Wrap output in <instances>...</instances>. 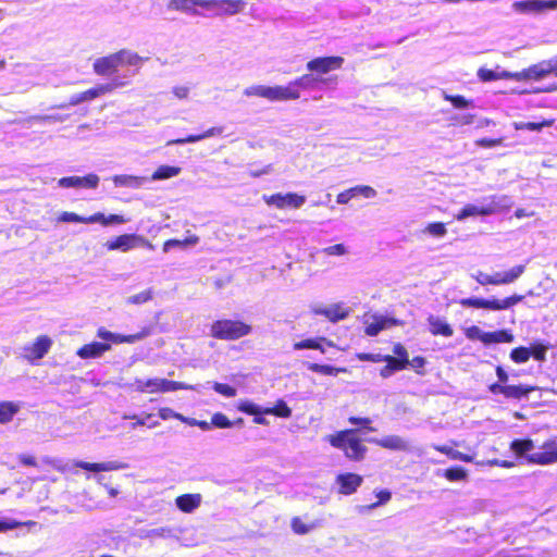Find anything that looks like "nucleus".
<instances>
[{"mask_svg": "<svg viewBox=\"0 0 557 557\" xmlns=\"http://www.w3.org/2000/svg\"><path fill=\"white\" fill-rule=\"evenodd\" d=\"M111 348V345L108 343L101 342H91L83 345L76 351V355L82 359H91L101 357L106 351Z\"/></svg>", "mask_w": 557, "mask_h": 557, "instance_id": "nucleus-20", "label": "nucleus"}, {"mask_svg": "<svg viewBox=\"0 0 557 557\" xmlns=\"http://www.w3.org/2000/svg\"><path fill=\"white\" fill-rule=\"evenodd\" d=\"M52 346V339L48 335H39L36 339L28 346L23 348L24 357L34 362L38 359L44 358Z\"/></svg>", "mask_w": 557, "mask_h": 557, "instance_id": "nucleus-16", "label": "nucleus"}, {"mask_svg": "<svg viewBox=\"0 0 557 557\" xmlns=\"http://www.w3.org/2000/svg\"><path fill=\"white\" fill-rule=\"evenodd\" d=\"M106 219L107 216L103 213L96 212L85 218V224L100 223L101 225L106 226Z\"/></svg>", "mask_w": 557, "mask_h": 557, "instance_id": "nucleus-64", "label": "nucleus"}, {"mask_svg": "<svg viewBox=\"0 0 557 557\" xmlns=\"http://www.w3.org/2000/svg\"><path fill=\"white\" fill-rule=\"evenodd\" d=\"M478 77L481 82L487 83L498 79H513V72L502 71L496 72L491 69L480 67L478 70Z\"/></svg>", "mask_w": 557, "mask_h": 557, "instance_id": "nucleus-32", "label": "nucleus"}, {"mask_svg": "<svg viewBox=\"0 0 557 557\" xmlns=\"http://www.w3.org/2000/svg\"><path fill=\"white\" fill-rule=\"evenodd\" d=\"M244 95L246 96H257L261 98H265L270 101H286L293 100L296 95L292 91L288 85L286 86H263L256 85L250 86L244 90Z\"/></svg>", "mask_w": 557, "mask_h": 557, "instance_id": "nucleus-7", "label": "nucleus"}, {"mask_svg": "<svg viewBox=\"0 0 557 557\" xmlns=\"http://www.w3.org/2000/svg\"><path fill=\"white\" fill-rule=\"evenodd\" d=\"M525 271L524 264H518L505 273H495L491 275L492 285H507L517 281Z\"/></svg>", "mask_w": 557, "mask_h": 557, "instance_id": "nucleus-21", "label": "nucleus"}, {"mask_svg": "<svg viewBox=\"0 0 557 557\" xmlns=\"http://www.w3.org/2000/svg\"><path fill=\"white\" fill-rule=\"evenodd\" d=\"M382 362L386 364L380 369L383 379L389 377L394 372L405 370L410 362H406L391 355H382Z\"/></svg>", "mask_w": 557, "mask_h": 557, "instance_id": "nucleus-22", "label": "nucleus"}, {"mask_svg": "<svg viewBox=\"0 0 557 557\" xmlns=\"http://www.w3.org/2000/svg\"><path fill=\"white\" fill-rule=\"evenodd\" d=\"M515 7L524 13L533 12L541 13L547 10L557 9V0H524L516 2Z\"/></svg>", "mask_w": 557, "mask_h": 557, "instance_id": "nucleus-19", "label": "nucleus"}, {"mask_svg": "<svg viewBox=\"0 0 557 557\" xmlns=\"http://www.w3.org/2000/svg\"><path fill=\"white\" fill-rule=\"evenodd\" d=\"M263 200L268 206H274L277 209H298L305 203L306 198L305 196L298 195L296 193H276L270 196H264Z\"/></svg>", "mask_w": 557, "mask_h": 557, "instance_id": "nucleus-14", "label": "nucleus"}, {"mask_svg": "<svg viewBox=\"0 0 557 557\" xmlns=\"http://www.w3.org/2000/svg\"><path fill=\"white\" fill-rule=\"evenodd\" d=\"M443 98L444 100L450 102L457 109H466L471 106V101L467 100L461 95H449L444 92Z\"/></svg>", "mask_w": 557, "mask_h": 557, "instance_id": "nucleus-48", "label": "nucleus"}, {"mask_svg": "<svg viewBox=\"0 0 557 557\" xmlns=\"http://www.w3.org/2000/svg\"><path fill=\"white\" fill-rule=\"evenodd\" d=\"M363 478L354 472L339 473L335 478L337 493L341 495L354 494L362 484Z\"/></svg>", "mask_w": 557, "mask_h": 557, "instance_id": "nucleus-18", "label": "nucleus"}, {"mask_svg": "<svg viewBox=\"0 0 557 557\" xmlns=\"http://www.w3.org/2000/svg\"><path fill=\"white\" fill-rule=\"evenodd\" d=\"M554 120H543L541 122H515L513 123V128L516 131H523V129H528V131H533V132H540L542 131L544 127H549L554 124Z\"/></svg>", "mask_w": 557, "mask_h": 557, "instance_id": "nucleus-40", "label": "nucleus"}, {"mask_svg": "<svg viewBox=\"0 0 557 557\" xmlns=\"http://www.w3.org/2000/svg\"><path fill=\"white\" fill-rule=\"evenodd\" d=\"M245 8L243 0H203L202 9L218 15H234Z\"/></svg>", "mask_w": 557, "mask_h": 557, "instance_id": "nucleus-13", "label": "nucleus"}, {"mask_svg": "<svg viewBox=\"0 0 557 557\" xmlns=\"http://www.w3.org/2000/svg\"><path fill=\"white\" fill-rule=\"evenodd\" d=\"M85 218L81 216L74 212L63 211L59 214L58 221L64 222V223H84L85 224Z\"/></svg>", "mask_w": 557, "mask_h": 557, "instance_id": "nucleus-55", "label": "nucleus"}, {"mask_svg": "<svg viewBox=\"0 0 557 557\" xmlns=\"http://www.w3.org/2000/svg\"><path fill=\"white\" fill-rule=\"evenodd\" d=\"M398 321L396 319H387L384 317H374L371 323H368L364 327V333L368 336H376L382 330L397 325Z\"/></svg>", "mask_w": 557, "mask_h": 557, "instance_id": "nucleus-28", "label": "nucleus"}, {"mask_svg": "<svg viewBox=\"0 0 557 557\" xmlns=\"http://www.w3.org/2000/svg\"><path fill=\"white\" fill-rule=\"evenodd\" d=\"M505 139L506 138L504 136H499V137H495V138L482 137V138H478L474 141V144L478 147L488 149V148L504 146Z\"/></svg>", "mask_w": 557, "mask_h": 557, "instance_id": "nucleus-46", "label": "nucleus"}, {"mask_svg": "<svg viewBox=\"0 0 557 557\" xmlns=\"http://www.w3.org/2000/svg\"><path fill=\"white\" fill-rule=\"evenodd\" d=\"M496 212V209L494 206H482L478 207L474 205H467L465 206L456 215V219L461 221L469 216H475V215H490Z\"/></svg>", "mask_w": 557, "mask_h": 557, "instance_id": "nucleus-25", "label": "nucleus"}, {"mask_svg": "<svg viewBox=\"0 0 557 557\" xmlns=\"http://www.w3.org/2000/svg\"><path fill=\"white\" fill-rule=\"evenodd\" d=\"M465 334H466V337L471 341L479 339L482 342V335L484 333L481 332L479 326L472 325V326H469L468 329H466Z\"/></svg>", "mask_w": 557, "mask_h": 557, "instance_id": "nucleus-63", "label": "nucleus"}, {"mask_svg": "<svg viewBox=\"0 0 557 557\" xmlns=\"http://www.w3.org/2000/svg\"><path fill=\"white\" fill-rule=\"evenodd\" d=\"M433 448L436 451L446 455L451 460H460L463 462H472L473 461V457L471 455L463 454V453L456 450L453 447L447 446V445H434Z\"/></svg>", "mask_w": 557, "mask_h": 557, "instance_id": "nucleus-35", "label": "nucleus"}, {"mask_svg": "<svg viewBox=\"0 0 557 557\" xmlns=\"http://www.w3.org/2000/svg\"><path fill=\"white\" fill-rule=\"evenodd\" d=\"M428 324L429 331L433 336L450 337L454 334L451 325L437 317L430 315Z\"/></svg>", "mask_w": 557, "mask_h": 557, "instance_id": "nucleus-24", "label": "nucleus"}, {"mask_svg": "<svg viewBox=\"0 0 557 557\" xmlns=\"http://www.w3.org/2000/svg\"><path fill=\"white\" fill-rule=\"evenodd\" d=\"M20 406L13 401H0V423L5 424L12 421L18 412Z\"/></svg>", "mask_w": 557, "mask_h": 557, "instance_id": "nucleus-39", "label": "nucleus"}, {"mask_svg": "<svg viewBox=\"0 0 557 557\" xmlns=\"http://www.w3.org/2000/svg\"><path fill=\"white\" fill-rule=\"evenodd\" d=\"M424 232L429 233L430 235L434 237H443L447 233L446 224L443 222H432L429 223Z\"/></svg>", "mask_w": 557, "mask_h": 557, "instance_id": "nucleus-49", "label": "nucleus"}, {"mask_svg": "<svg viewBox=\"0 0 557 557\" xmlns=\"http://www.w3.org/2000/svg\"><path fill=\"white\" fill-rule=\"evenodd\" d=\"M264 414H273L280 418H289L292 416V409L283 399H278L273 407L263 409Z\"/></svg>", "mask_w": 557, "mask_h": 557, "instance_id": "nucleus-41", "label": "nucleus"}, {"mask_svg": "<svg viewBox=\"0 0 557 557\" xmlns=\"http://www.w3.org/2000/svg\"><path fill=\"white\" fill-rule=\"evenodd\" d=\"M290 527H292V530L294 531V533L304 535V534L309 533L312 530L313 524H311V525L306 524L299 517H294L290 520Z\"/></svg>", "mask_w": 557, "mask_h": 557, "instance_id": "nucleus-51", "label": "nucleus"}, {"mask_svg": "<svg viewBox=\"0 0 557 557\" xmlns=\"http://www.w3.org/2000/svg\"><path fill=\"white\" fill-rule=\"evenodd\" d=\"M317 313L324 315L331 322H337L348 317V310L344 309L341 305H334L329 308H323Z\"/></svg>", "mask_w": 557, "mask_h": 557, "instance_id": "nucleus-37", "label": "nucleus"}, {"mask_svg": "<svg viewBox=\"0 0 557 557\" xmlns=\"http://www.w3.org/2000/svg\"><path fill=\"white\" fill-rule=\"evenodd\" d=\"M553 73L557 74V65L550 60L542 61L520 72H513V81H541Z\"/></svg>", "mask_w": 557, "mask_h": 557, "instance_id": "nucleus-9", "label": "nucleus"}, {"mask_svg": "<svg viewBox=\"0 0 557 557\" xmlns=\"http://www.w3.org/2000/svg\"><path fill=\"white\" fill-rule=\"evenodd\" d=\"M122 83L119 84H103L96 87H92L90 89H87L85 91L79 92V97L82 102L90 101L96 99L97 97L104 95L107 92L112 91L115 87L121 86Z\"/></svg>", "mask_w": 557, "mask_h": 557, "instance_id": "nucleus-30", "label": "nucleus"}, {"mask_svg": "<svg viewBox=\"0 0 557 557\" xmlns=\"http://www.w3.org/2000/svg\"><path fill=\"white\" fill-rule=\"evenodd\" d=\"M321 342H326L327 346H330V347L334 346L333 342L326 341L325 337H315V338H306V339L296 342V343H294L293 348L295 350L315 349V350H320L323 354V352H325V349L321 345Z\"/></svg>", "mask_w": 557, "mask_h": 557, "instance_id": "nucleus-31", "label": "nucleus"}, {"mask_svg": "<svg viewBox=\"0 0 557 557\" xmlns=\"http://www.w3.org/2000/svg\"><path fill=\"white\" fill-rule=\"evenodd\" d=\"M186 386L176 381H170L166 379H148V380H137L136 381V389L140 393H166L183 389Z\"/></svg>", "mask_w": 557, "mask_h": 557, "instance_id": "nucleus-10", "label": "nucleus"}, {"mask_svg": "<svg viewBox=\"0 0 557 557\" xmlns=\"http://www.w3.org/2000/svg\"><path fill=\"white\" fill-rule=\"evenodd\" d=\"M393 352H394V357L400 359V360H404L406 362H410L409 360V354L407 351V348L401 344V343H396L394 346H393Z\"/></svg>", "mask_w": 557, "mask_h": 557, "instance_id": "nucleus-57", "label": "nucleus"}, {"mask_svg": "<svg viewBox=\"0 0 557 557\" xmlns=\"http://www.w3.org/2000/svg\"><path fill=\"white\" fill-rule=\"evenodd\" d=\"M527 461L531 465L548 466L557 462V440L549 438L545 441L540 450L527 456Z\"/></svg>", "mask_w": 557, "mask_h": 557, "instance_id": "nucleus-11", "label": "nucleus"}, {"mask_svg": "<svg viewBox=\"0 0 557 557\" xmlns=\"http://www.w3.org/2000/svg\"><path fill=\"white\" fill-rule=\"evenodd\" d=\"M498 382L488 385V391L493 395H503L506 399L521 400L527 398L530 393L537 389V386L517 384L509 385V375L502 366L495 368Z\"/></svg>", "mask_w": 557, "mask_h": 557, "instance_id": "nucleus-3", "label": "nucleus"}, {"mask_svg": "<svg viewBox=\"0 0 557 557\" xmlns=\"http://www.w3.org/2000/svg\"><path fill=\"white\" fill-rule=\"evenodd\" d=\"M510 359L515 363L527 362L530 359V354H529L528 347L519 346V347H515L513 349H511Z\"/></svg>", "mask_w": 557, "mask_h": 557, "instance_id": "nucleus-47", "label": "nucleus"}, {"mask_svg": "<svg viewBox=\"0 0 557 557\" xmlns=\"http://www.w3.org/2000/svg\"><path fill=\"white\" fill-rule=\"evenodd\" d=\"M100 178L95 173H88L85 176H65L58 181V185L62 188H86L96 189Z\"/></svg>", "mask_w": 557, "mask_h": 557, "instance_id": "nucleus-17", "label": "nucleus"}, {"mask_svg": "<svg viewBox=\"0 0 557 557\" xmlns=\"http://www.w3.org/2000/svg\"><path fill=\"white\" fill-rule=\"evenodd\" d=\"M75 466L92 472H102V471H111L119 469V466L115 462H87V461H77Z\"/></svg>", "mask_w": 557, "mask_h": 557, "instance_id": "nucleus-36", "label": "nucleus"}, {"mask_svg": "<svg viewBox=\"0 0 557 557\" xmlns=\"http://www.w3.org/2000/svg\"><path fill=\"white\" fill-rule=\"evenodd\" d=\"M158 414L162 420H168V419H177L178 420V419H181V413L175 412L174 410H172L169 407L160 408L158 411Z\"/></svg>", "mask_w": 557, "mask_h": 557, "instance_id": "nucleus-61", "label": "nucleus"}, {"mask_svg": "<svg viewBox=\"0 0 557 557\" xmlns=\"http://www.w3.org/2000/svg\"><path fill=\"white\" fill-rule=\"evenodd\" d=\"M181 172V168L172 165H160L151 175L152 180L160 181L176 176Z\"/></svg>", "mask_w": 557, "mask_h": 557, "instance_id": "nucleus-44", "label": "nucleus"}, {"mask_svg": "<svg viewBox=\"0 0 557 557\" xmlns=\"http://www.w3.org/2000/svg\"><path fill=\"white\" fill-rule=\"evenodd\" d=\"M199 243V237L195 234H188L184 239L171 238L163 243L162 251L164 253L169 252L173 248H186L188 246H194Z\"/></svg>", "mask_w": 557, "mask_h": 557, "instance_id": "nucleus-29", "label": "nucleus"}, {"mask_svg": "<svg viewBox=\"0 0 557 557\" xmlns=\"http://www.w3.org/2000/svg\"><path fill=\"white\" fill-rule=\"evenodd\" d=\"M376 496L379 499L375 503L371 504L370 508H375L380 505L386 504L392 498V494L387 490H382L377 492Z\"/></svg>", "mask_w": 557, "mask_h": 557, "instance_id": "nucleus-62", "label": "nucleus"}, {"mask_svg": "<svg viewBox=\"0 0 557 557\" xmlns=\"http://www.w3.org/2000/svg\"><path fill=\"white\" fill-rule=\"evenodd\" d=\"M344 58L339 55L318 57L307 62V70L318 76L342 69Z\"/></svg>", "mask_w": 557, "mask_h": 557, "instance_id": "nucleus-12", "label": "nucleus"}, {"mask_svg": "<svg viewBox=\"0 0 557 557\" xmlns=\"http://www.w3.org/2000/svg\"><path fill=\"white\" fill-rule=\"evenodd\" d=\"M237 409L250 416H259V413H263V409H260L256 404L249 400L239 403Z\"/></svg>", "mask_w": 557, "mask_h": 557, "instance_id": "nucleus-53", "label": "nucleus"}, {"mask_svg": "<svg viewBox=\"0 0 557 557\" xmlns=\"http://www.w3.org/2000/svg\"><path fill=\"white\" fill-rule=\"evenodd\" d=\"M534 448V443L531 438H517L510 443V449L519 457L529 455Z\"/></svg>", "mask_w": 557, "mask_h": 557, "instance_id": "nucleus-38", "label": "nucleus"}, {"mask_svg": "<svg viewBox=\"0 0 557 557\" xmlns=\"http://www.w3.org/2000/svg\"><path fill=\"white\" fill-rule=\"evenodd\" d=\"M524 299L523 295L513 294L504 299H483L475 297L461 298L458 302L463 308H475L485 310H506L516 306Z\"/></svg>", "mask_w": 557, "mask_h": 557, "instance_id": "nucleus-5", "label": "nucleus"}, {"mask_svg": "<svg viewBox=\"0 0 557 557\" xmlns=\"http://www.w3.org/2000/svg\"><path fill=\"white\" fill-rule=\"evenodd\" d=\"M212 426L227 429L233 426V422L222 412H215L211 418Z\"/></svg>", "mask_w": 557, "mask_h": 557, "instance_id": "nucleus-52", "label": "nucleus"}, {"mask_svg": "<svg viewBox=\"0 0 557 557\" xmlns=\"http://www.w3.org/2000/svg\"><path fill=\"white\" fill-rule=\"evenodd\" d=\"M307 369L314 373L323 375H337L341 372H346L345 368H335L329 364L308 363Z\"/></svg>", "mask_w": 557, "mask_h": 557, "instance_id": "nucleus-43", "label": "nucleus"}, {"mask_svg": "<svg viewBox=\"0 0 557 557\" xmlns=\"http://www.w3.org/2000/svg\"><path fill=\"white\" fill-rule=\"evenodd\" d=\"M141 61L143 59L137 53L122 49L117 52L96 59L92 69L99 76H110L115 74L120 67L137 66Z\"/></svg>", "mask_w": 557, "mask_h": 557, "instance_id": "nucleus-2", "label": "nucleus"}, {"mask_svg": "<svg viewBox=\"0 0 557 557\" xmlns=\"http://www.w3.org/2000/svg\"><path fill=\"white\" fill-rule=\"evenodd\" d=\"M251 325L242 320L220 319L210 325V336L221 341H236L251 333Z\"/></svg>", "mask_w": 557, "mask_h": 557, "instance_id": "nucleus-4", "label": "nucleus"}, {"mask_svg": "<svg viewBox=\"0 0 557 557\" xmlns=\"http://www.w3.org/2000/svg\"><path fill=\"white\" fill-rule=\"evenodd\" d=\"M348 422L352 425H358L359 430H366L369 432L375 431V429L373 426H371L372 420L368 417L360 418V417L351 416L348 418ZM356 430L358 431V429H356Z\"/></svg>", "mask_w": 557, "mask_h": 557, "instance_id": "nucleus-50", "label": "nucleus"}, {"mask_svg": "<svg viewBox=\"0 0 557 557\" xmlns=\"http://www.w3.org/2000/svg\"><path fill=\"white\" fill-rule=\"evenodd\" d=\"M139 246L149 250L154 249V245L151 242L137 234H122L106 243L108 250H121L123 252H127Z\"/></svg>", "mask_w": 557, "mask_h": 557, "instance_id": "nucleus-6", "label": "nucleus"}, {"mask_svg": "<svg viewBox=\"0 0 557 557\" xmlns=\"http://www.w3.org/2000/svg\"><path fill=\"white\" fill-rule=\"evenodd\" d=\"M443 475L449 482L466 481L468 479V472L461 466L445 469Z\"/></svg>", "mask_w": 557, "mask_h": 557, "instance_id": "nucleus-42", "label": "nucleus"}, {"mask_svg": "<svg viewBox=\"0 0 557 557\" xmlns=\"http://www.w3.org/2000/svg\"><path fill=\"white\" fill-rule=\"evenodd\" d=\"M327 442L334 448L341 449L351 461H361L368 451L362 440L357 436V430L345 429L327 436Z\"/></svg>", "mask_w": 557, "mask_h": 557, "instance_id": "nucleus-1", "label": "nucleus"}, {"mask_svg": "<svg viewBox=\"0 0 557 557\" xmlns=\"http://www.w3.org/2000/svg\"><path fill=\"white\" fill-rule=\"evenodd\" d=\"M323 252L329 256H343L346 253V248L343 244H336L324 248Z\"/></svg>", "mask_w": 557, "mask_h": 557, "instance_id": "nucleus-60", "label": "nucleus"}, {"mask_svg": "<svg viewBox=\"0 0 557 557\" xmlns=\"http://www.w3.org/2000/svg\"><path fill=\"white\" fill-rule=\"evenodd\" d=\"M203 0H170L169 8L185 13L197 14L196 7L202 9Z\"/></svg>", "mask_w": 557, "mask_h": 557, "instance_id": "nucleus-33", "label": "nucleus"}, {"mask_svg": "<svg viewBox=\"0 0 557 557\" xmlns=\"http://www.w3.org/2000/svg\"><path fill=\"white\" fill-rule=\"evenodd\" d=\"M356 358L359 361H369V362H373V363L382 362L381 354L358 352V354H356Z\"/></svg>", "mask_w": 557, "mask_h": 557, "instance_id": "nucleus-58", "label": "nucleus"}, {"mask_svg": "<svg viewBox=\"0 0 557 557\" xmlns=\"http://www.w3.org/2000/svg\"><path fill=\"white\" fill-rule=\"evenodd\" d=\"M549 346L545 345L541 342H533L530 347H528L530 358H534L536 361H545L546 360V352L548 350Z\"/></svg>", "mask_w": 557, "mask_h": 557, "instance_id": "nucleus-45", "label": "nucleus"}, {"mask_svg": "<svg viewBox=\"0 0 557 557\" xmlns=\"http://www.w3.org/2000/svg\"><path fill=\"white\" fill-rule=\"evenodd\" d=\"M213 389L216 393H219V394H221V395H223L225 397H234L237 394V391H236L235 387H233V386H231L228 384H225V383H218V382L214 383L213 384Z\"/></svg>", "mask_w": 557, "mask_h": 557, "instance_id": "nucleus-56", "label": "nucleus"}, {"mask_svg": "<svg viewBox=\"0 0 557 557\" xmlns=\"http://www.w3.org/2000/svg\"><path fill=\"white\" fill-rule=\"evenodd\" d=\"M151 298H152L151 289H146L136 295L131 296L127 299V302L131 305H141V304H145V302L151 300Z\"/></svg>", "mask_w": 557, "mask_h": 557, "instance_id": "nucleus-54", "label": "nucleus"}, {"mask_svg": "<svg viewBox=\"0 0 557 557\" xmlns=\"http://www.w3.org/2000/svg\"><path fill=\"white\" fill-rule=\"evenodd\" d=\"M373 443L382 448L389 450L404 451L408 449L407 442L398 435H387L383 438L374 440Z\"/></svg>", "mask_w": 557, "mask_h": 557, "instance_id": "nucleus-26", "label": "nucleus"}, {"mask_svg": "<svg viewBox=\"0 0 557 557\" xmlns=\"http://www.w3.org/2000/svg\"><path fill=\"white\" fill-rule=\"evenodd\" d=\"M337 83V76H329V77H322L314 75L313 73L310 74H304L300 77L294 79L288 84L289 88L293 92H295V97L292 98L293 100H297L300 98V90H311L318 88L320 85H330V84H336Z\"/></svg>", "mask_w": 557, "mask_h": 557, "instance_id": "nucleus-8", "label": "nucleus"}, {"mask_svg": "<svg viewBox=\"0 0 557 557\" xmlns=\"http://www.w3.org/2000/svg\"><path fill=\"white\" fill-rule=\"evenodd\" d=\"M223 132H224V128L222 126H212L201 134L188 135L186 137L172 139V140L168 141V145H184V144H188V143H196V141L202 140L205 138L220 136L223 134Z\"/></svg>", "mask_w": 557, "mask_h": 557, "instance_id": "nucleus-23", "label": "nucleus"}, {"mask_svg": "<svg viewBox=\"0 0 557 557\" xmlns=\"http://www.w3.org/2000/svg\"><path fill=\"white\" fill-rule=\"evenodd\" d=\"M152 333V327L145 326L143 327L138 333L129 334V335H120L112 333L104 327H100L97 331V336L104 339V341H111L114 344H123L128 343L133 344L137 341L144 339L145 337L149 336Z\"/></svg>", "mask_w": 557, "mask_h": 557, "instance_id": "nucleus-15", "label": "nucleus"}, {"mask_svg": "<svg viewBox=\"0 0 557 557\" xmlns=\"http://www.w3.org/2000/svg\"><path fill=\"white\" fill-rule=\"evenodd\" d=\"M355 196H356V189H354V187L346 189L337 195L336 202L341 203V205L348 203L350 201V199L354 198Z\"/></svg>", "mask_w": 557, "mask_h": 557, "instance_id": "nucleus-59", "label": "nucleus"}, {"mask_svg": "<svg viewBox=\"0 0 557 557\" xmlns=\"http://www.w3.org/2000/svg\"><path fill=\"white\" fill-rule=\"evenodd\" d=\"M176 506L183 512H191L200 506L201 497L199 494H183L176 497Z\"/></svg>", "mask_w": 557, "mask_h": 557, "instance_id": "nucleus-27", "label": "nucleus"}, {"mask_svg": "<svg viewBox=\"0 0 557 557\" xmlns=\"http://www.w3.org/2000/svg\"><path fill=\"white\" fill-rule=\"evenodd\" d=\"M513 335L507 330H499L495 332H487L482 335V343L488 345L493 343H511Z\"/></svg>", "mask_w": 557, "mask_h": 557, "instance_id": "nucleus-34", "label": "nucleus"}]
</instances>
